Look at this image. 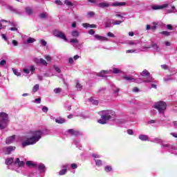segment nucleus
<instances>
[{
  "instance_id": "nucleus-1",
  "label": "nucleus",
  "mask_w": 177,
  "mask_h": 177,
  "mask_svg": "<svg viewBox=\"0 0 177 177\" xmlns=\"http://www.w3.org/2000/svg\"><path fill=\"white\" fill-rule=\"evenodd\" d=\"M29 134L31 137L27 138L26 140L22 142L23 147H26V146H30L31 145H35V143L42 137V131L39 130L30 131Z\"/></svg>"
},
{
  "instance_id": "nucleus-2",
  "label": "nucleus",
  "mask_w": 177,
  "mask_h": 177,
  "mask_svg": "<svg viewBox=\"0 0 177 177\" xmlns=\"http://www.w3.org/2000/svg\"><path fill=\"white\" fill-rule=\"evenodd\" d=\"M101 113L102 114L101 115V119L98 120L97 122L102 124H107V121L111 120V116L115 115V112L113 110H104L102 111Z\"/></svg>"
},
{
  "instance_id": "nucleus-3",
  "label": "nucleus",
  "mask_w": 177,
  "mask_h": 177,
  "mask_svg": "<svg viewBox=\"0 0 177 177\" xmlns=\"http://www.w3.org/2000/svg\"><path fill=\"white\" fill-rule=\"evenodd\" d=\"M9 122V115L5 112L0 113V129H5Z\"/></svg>"
},
{
  "instance_id": "nucleus-4",
  "label": "nucleus",
  "mask_w": 177,
  "mask_h": 177,
  "mask_svg": "<svg viewBox=\"0 0 177 177\" xmlns=\"http://www.w3.org/2000/svg\"><path fill=\"white\" fill-rule=\"evenodd\" d=\"M153 108L156 109L160 113H164V111L167 110V103L164 101H159L155 103Z\"/></svg>"
},
{
  "instance_id": "nucleus-5",
  "label": "nucleus",
  "mask_w": 177,
  "mask_h": 177,
  "mask_svg": "<svg viewBox=\"0 0 177 177\" xmlns=\"http://www.w3.org/2000/svg\"><path fill=\"white\" fill-rule=\"evenodd\" d=\"M140 75L142 76L144 78H147V80H144L145 82H153V78L150 76V72L147 70H144L142 73H140Z\"/></svg>"
},
{
  "instance_id": "nucleus-6",
  "label": "nucleus",
  "mask_w": 177,
  "mask_h": 177,
  "mask_svg": "<svg viewBox=\"0 0 177 177\" xmlns=\"http://www.w3.org/2000/svg\"><path fill=\"white\" fill-rule=\"evenodd\" d=\"M53 34L55 37H57V38H60V39H64V41H66L67 42V37H66V35L63 33V32L59 30H55Z\"/></svg>"
},
{
  "instance_id": "nucleus-7",
  "label": "nucleus",
  "mask_w": 177,
  "mask_h": 177,
  "mask_svg": "<svg viewBox=\"0 0 177 177\" xmlns=\"http://www.w3.org/2000/svg\"><path fill=\"white\" fill-rule=\"evenodd\" d=\"M153 10H159L161 9H165V8H168V4H163L162 6H157V5H153L151 6Z\"/></svg>"
},
{
  "instance_id": "nucleus-8",
  "label": "nucleus",
  "mask_w": 177,
  "mask_h": 177,
  "mask_svg": "<svg viewBox=\"0 0 177 177\" xmlns=\"http://www.w3.org/2000/svg\"><path fill=\"white\" fill-rule=\"evenodd\" d=\"M68 133L71 135V136H78L80 135V131L71 129H68Z\"/></svg>"
},
{
  "instance_id": "nucleus-9",
  "label": "nucleus",
  "mask_w": 177,
  "mask_h": 177,
  "mask_svg": "<svg viewBox=\"0 0 177 177\" xmlns=\"http://www.w3.org/2000/svg\"><path fill=\"white\" fill-rule=\"evenodd\" d=\"M15 138H16L15 135L8 137L6 140V145H10L11 143H13V140H15Z\"/></svg>"
},
{
  "instance_id": "nucleus-10",
  "label": "nucleus",
  "mask_w": 177,
  "mask_h": 177,
  "mask_svg": "<svg viewBox=\"0 0 177 177\" xmlns=\"http://www.w3.org/2000/svg\"><path fill=\"white\" fill-rule=\"evenodd\" d=\"M26 164L28 168H35L37 167V164L34 163V162L31 160L27 161Z\"/></svg>"
},
{
  "instance_id": "nucleus-11",
  "label": "nucleus",
  "mask_w": 177,
  "mask_h": 177,
  "mask_svg": "<svg viewBox=\"0 0 177 177\" xmlns=\"http://www.w3.org/2000/svg\"><path fill=\"white\" fill-rule=\"evenodd\" d=\"M95 38L98 39V41H109V39L106 37L100 36L99 35H95Z\"/></svg>"
},
{
  "instance_id": "nucleus-12",
  "label": "nucleus",
  "mask_w": 177,
  "mask_h": 177,
  "mask_svg": "<svg viewBox=\"0 0 177 177\" xmlns=\"http://www.w3.org/2000/svg\"><path fill=\"white\" fill-rule=\"evenodd\" d=\"M82 26L84 28H88V27L90 28H96L97 27L95 24H89L88 23L83 24Z\"/></svg>"
},
{
  "instance_id": "nucleus-13",
  "label": "nucleus",
  "mask_w": 177,
  "mask_h": 177,
  "mask_svg": "<svg viewBox=\"0 0 177 177\" xmlns=\"http://www.w3.org/2000/svg\"><path fill=\"white\" fill-rule=\"evenodd\" d=\"M127 5V2H115L112 3V6H125Z\"/></svg>"
},
{
  "instance_id": "nucleus-14",
  "label": "nucleus",
  "mask_w": 177,
  "mask_h": 177,
  "mask_svg": "<svg viewBox=\"0 0 177 177\" xmlns=\"http://www.w3.org/2000/svg\"><path fill=\"white\" fill-rule=\"evenodd\" d=\"M138 138L140 140H142V142H146L149 140V136L145 134L140 135Z\"/></svg>"
},
{
  "instance_id": "nucleus-15",
  "label": "nucleus",
  "mask_w": 177,
  "mask_h": 177,
  "mask_svg": "<svg viewBox=\"0 0 177 177\" xmlns=\"http://www.w3.org/2000/svg\"><path fill=\"white\" fill-rule=\"evenodd\" d=\"M97 6L99 8H109V6H110V4L109 3L106 2H102V3H100L97 4Z\"/></svg>"
},
{
  "instance_id": "nucleus-16",
  "label": "nucleus",
  "mask_w": 177,
  "mask_h": 177,
  "mask_svg": "<svg viewBox=\"0 0 177 177\" xmlns=\"http://www.w3.org/2000/svg\"><path fill=\"white\" fill-rule=\"evenodd\" d=\"M63 168L64 169H62L59 172V175L60 176L66 175V174L67 173V166H63Z\"/></svg>"
},
{
  "instance_id": "nucleus-17",
  "label": "nucleus",
  "mask_w": 177,
  "mask_h": 177,
  "mask_svg": "<svg viewBox=\"0 0 177 177\" xmlns=\"http://www.w3.org/2000/svg\"><path fill=\"white\" fill-rule=\"evenodd\" d=\"M15 149V147L10 146L6 148V152L8 153V154H10V153H12V151H14V150Z\"/></svg>"
},
{
  "instance_id": "nucleus-18",
  "label": "nucleus",
  "mask_w": 177,
  "mask_h": 177,
  "mask_svg": "<svg viewBox=\"0 0 177 177\" xmlns=\"http://www.w3.org/2000/svg\"><path fill=\"white\" fill-rule=\"evenodd\" d=\"M13 161L15 160L12 158H8L6 160V165H11V164H13Z\"/></svg>"
},
{
  "instance_id": "nucleus-19",
  "label": "nucleus",
  "mask_w": 177,
  "mask_h": 177,
  "mask_svg": "<svg viewBox=\"0 0 177 177\" xmlns=\"http://www.w3.org/2000/svg\"><path fill=\"white\" fill-rule=\"evenodd\" d=\"M123 80H125L126 81H136L132 76H123Z\"/></svg>"
},
{
  "instance_id": "nucleus-20",
  "label": "nucleus",
  "mask_w": 177,
  "mask_h": 177,
  "mask_svg": "<svg viewBox=\"0 0 177 177\" xmlns=\"http://www.w3.org/2000/svg\"><path fill=\"white\" fill-rule=\"evenodd\" d=\"M46 167H45V165L40 164L38 166V169L40 170L41 172H45V169Z\"/></svg>"
},
{
  "instance_id": "nucleus-21",
  "label": "nucleus",
  "mask_w": 177,
  "mask_h": 177,
  "mask_svg": "<svg viewBox=\"0 0 177 177\" xmlns=\"http://www.w3.org/2000/svg\"><path fill=\"white\" fill-rule=\"evenodd\" d=\"M104 171L106 172H111V171H113V167L110 165H107L104 167Z\"/></svg>"
},
{
  "instance_id": "nucleus-22",
  "label": "nucleus",
  "mask_w": 177,
  "mask_h": 177,
  "mask_svg": "<svg viewBox=\"0 0 177 177\" xmlns=\"http://www.w3.org/2000/svg\"><path fill=\"white\" fill-rule=\"evenodd\" d=\"M66 121L63 118L55 119V122L57 124H64Z\"/></svg>"
},
{
  "instance_id": "nucleus-23",
  "label": "nucleus",
  "mask_w": 177,
  "mask_h": 177,
  "mask_svg": "<svg viewBox=\"0 0 177 177\" xmlns=\"http://www.w3.org/2000/svg\"><path fill=\"white\" fill-rule=\"evenodd\" d=\"M104 74H109V71H102L101 73L98 74V77H104Z\"/></svg>"
},
{
  "instance_id": "nucleus-24",
  "label": "nucleus",
  "mask_w": 177,
  "mask_h": 177,
  "mask_svg": "<svg viewBox=\"0 0 177 177\" xmlns=\"http://www.w3.org/2000/svg\"><path fill=\"white\" fill-rule=\"evenodd\" d=\"M95 165H97V167H102V165H103L102 160H95Z\"/></svg>"
},
{
  "instance_id": "nucleus-25",
  "label": "nucleus",
  "mask_w": 177,
  "mask_h": 177,
  "mask_svg": "<svg viewBox=\"0 0 177 177\" xmlns=\"http://www.w3.org/2000/svg\"><path fill=\"white\" fill-rule=\"evenodd\" d=\"M160 34H162V35H165V37H169L171 35V32L168 31H162L160 32Z\"/></svg>"
},
{
  "instance_id": "nucleus-26",
  "label": "nucleus",
  "mask_w": 177,
  "mask_h": 177,
  "mask_svg": "<svg viewBox=\"0 0 177 177\" xmlns=\"http://www.w3.org/2000/svg\"><path fill=\"white\" fill-rule=\"evenodd\" d=\"M26 12L28 15H32V10L30 8H26Z\"/></svg>"
},
{
  "instance_id": "nucleus-27",
  "label": "nucleus",
  "mask_w": 177,
  "mask_h": 177,
  "mask_svg": "<svg viewBox=\"0 0 177 177\" xmlns=\"http://www.w3.org/2000/svg\"><path fill=\"white\" fill-rule=\"evenodd\" d=\"M80 36V32H78V31L77 30H73L72 31V37H79Z\"/></svg>"
},
{
  "instance_id": "nucleus-28",
  "label": "nucleus",
  "mask_w": 177,
  "mask_h": 177,
  "mask_svg": "<svg viewBox=\"0 0 177 177\" xmlns=\"http://www.w3.org/2000/svg\"><path fill=\"white\" fill-rule=\"evenodd\" d=\"M39 89V84H36L34 86V87L32 88V91L34 93L35 92H38V90Z\"/></svg>"
},
{
  "instance_id": "nucleus-29",
  "label": "nucleus",
  "mask_w": 177,
  "mask_h": 177,
  "mask_svg": "<svg viewBox=\"0 0 177 177\" xmlns=\"http://www.w3.org/2000/svg\"><path fill=\"white\" fill-rule=\"evenodd\" d=\"M40 64H42V66H48V62L45 59L41 58Z\"/></svg>"
},
{
  "instance_id": "nucleus-30",
  "label": "nucleus",
  "mask_w": 177,
  "mask_h": 177,
  "mask_svg": "<svg viewBox=\"0 0 177 177\" xmlns=\"http://www.w3.org/2000/svg\"><path fill=\"white\" fill-rule=\"evenodd\" d=\"M89 100L93 103V104H95V106H97L99 104V102L96 100H93V98H90Z\"/></svg>"
},
{
  "instance_id": "nucleus-31",
  "label": "nucleus",
  "mask_w": 177,
  "mask_h": 177,
  "mask_svg": "<svg viewBox=\"0 0 177 177\" xmlns=\"http://www.w3.org/2000/svg\"><path fill=\"white\" fill-rule=\"evenodd\" d=\"M12 71L15 74V75H17V77H20V75H21V73L17 71H16V69L12 68Z\"/></svg>"
},
{
  "instance_id": "nucleus-32",
  "label": "nucleus",
  "mask_w": 177,
  "mask_h": 177,
  "mask_svg": "<svg viewBox=\"0 0 177 177\" xmlns=\"http://www.w3.org/2000/svg\"><path fill=\"white\" fill-rule=\"evenodd\" d=\"M33 42H35V39L32 38V37H29L27 39V43L28 44H33Z\"/></svg>"
},
{
  "instance_id": "nucleus-33",
  "label": "nucleus",
  "mask_w": 177,
  "mask_h": 177,
  "mask_svg": "<svg viewBox=\"0 0 177 177\" xmlns=\"http://www.w3.org/2000/svg\"><path fill=\"white\" fill-rule=\"evenodd\" d=\"M120 73H121V70H120L117 68H113V74H120Z\"/></svg>"
},
{
  "instance_id": "nucleus-34",
  "label": "nucleus",
  "mask_w": 177,
  "mask_h": 177,
  "mask_svg": "<svg viewBox=\"0 0 177 177\" xmlns=\"http://www.w3.org/2000/svg\"><path fill=\"white\" fill-rule=\"evenodd\" d=\"M44 57L47 62H52V57L50 55H46Z\"/></svg>"
},
{
  "instance_id": "nucleus-35",
  "label": "nucleus",
  "mask_w": 177,
  "mask_h": 177,
  "mask_svg": "<svg viewBox=\"0 0 177 177\" xmlns=\"http://www.w3.org/2000/svg\"><path fill=\"white\" fill-rule=\"evenodd\" d=\"M65 5H67L68 6H73V4L71 3V1H68L67 0L64 1Z\"/></svg>"
},
{
  "instance_id": "nucleus-36",
  "label": "nucleus",
  "mask_w": 177,
  "mask_h": 177,
  "mask_svg": "<svg viewBox=\"0 0 177 177\" xmlns=\"http://www.w3.org/2000/svg\"><path fill=\"white\" fill-rule=\"evenodd\" d=\"M122 21L120 20H117L113 22V26H119V24H122Z\"/></svg>"
},
{
  "instance_id": "nucleus-37",
  "label": "nucleus",
  "mask_w": 177,
  "mask_h": 177,
  "mask_svg": "<svg viewBox=\"0 0 177 177\" xmlns=\"http://www.w3.org/2000/svg\"><path fill=\"white\" fill-rule=\"evenodd\" d=\"M153 26H152L151 28L152 31H156V30H157V23L153 22Z\"/></svg>"
},
{
  "instance_id": "nucleus-38",
  "label": "nucleus",
  "mask_w": 177,
  "mask_h": 177,
  "mask_svg": "<svg viewBox=\"0 0 177 177\" xmlns=\"http://www.w3.org/2000/svg\"><path fill=\"white\" fill-rule=\"evenodd\" d=\"M71 167L72 169H77L78 168V166L75 163H72L71 165Z\"/></svg>"
},
{
  "instance_id": "nucleus-39",
  "label": "nucleus",
  "mask_w": 177,
  "mask_h": 177,
  "mask_svg": "<svg viewBox=\"0 0 177 177\" xmlns=\"http://www.w3.org/2000/svg\"><path fill=\"white\" fill-rule=\"evenodd\" d=\"M94 15H95V12H93V11H91V12H89L88 13H87L88 17H93Z\"/></svg>"
},
{
  "instance_id": "nucleus-40",
  "label": "nucleus",
  "mask_w": 177,
  "mask_h": 177,
  "mask_svg": "<svg viewBox=\"0 0 177 177\" xmlns=\"http://www.w3.org/2000/svg\"><path fill=\"white\" fill-rule=\"evenodd\" d=\"M54 92L55 93H60L62 92V88H56L54 89Z\"/></svg>"
},
{
  "instance_id": "nucleus-41",
  "label": "nucleus",
  "mask_w": 177,
  "mask_h": 177,
  "mask_svg": "<svg viewBox=\"0 0 177 177\" xmlns=\"http://www.w3.org/2000/svg\"><path fill=\"white\" fill-rule=\"evenodd\" d=\"M107 36L109 37L110 38H114L115 37V35H114V34H113V32H109L107 33Z\"/></svg>"
},
{
  "instance_id": "nucleus-42",
  "label": "nucleus",
  "mask_w": 177,
  "mask_h": 177,
  "mask_svg": "<svg viewBox=\"0 0 177 177\" xmlns=\"http://www.w3.org/2000/svg\"><path fill=\"white\" fill-rule=\"evenodd\" d=\"M55 3H56L57 5L60 6H62V5H63V2H62V1H60V0H56L55 1Z\"/></svg>"
},
{
  "instance_id": "nucleus-43",
  "label": "nucleus",
  "mask_w": 177,
  "mask_h": 177,
  "mask_svg": "<svg viewBox=\"0 0 177 177\" xmlns=\"http://www.w3.org/2000/svg\"><path fill=\"white\" fill-rule=\"evenodd\" d=\"M54 69L55 70V71H57V73H62V70H60L59 67H57V66H54Z\"/></svg>"
},
{
  "instance_id": "nucleus-44",
  "label": "nucleus",
  "mask_w": 177,
  "mask_h": 177,
  "mask_svg": "<svg viewBox=\"0 0 177 177\" xmlns=\"http://www.w3.org/2000/svg\"><path fill=\"white\" fill-rule=\"evenodd\" d=\"M75 86L77 89H82V86L80 84V82H77Z\"/></svg>"
},
{
  "instance_id": "nucleus-45",
  "label": "nucleus",
  "mask_w": 177,
  "mask_h": 177,
  "mask_svg": "<svg viewBox=\"0 0 177 177\" xmlns=\"http://www.w3.org/2000/svg\"><path fill=\"white\" fill-rule=\"evenodd\" d=\"M105 27L106 28H110V27H111V22H106Z\"/></svg>"
},
{
  "instance_id": "nucleus-46",
  "label": "nucleus",
  "mask_w": 177,
  "mask_h": 177,
  "mask_svg": "<svg viewBox=\"0 0 177 177\" xmlns=\"http://www.w3.org/2000/svg\"><path fill=\"white\" fill-rule=\"evenodd\" d=\"M26 165V162H24V161H20L19 164H18V167H24V165Z\"/></svg>"
},
{
  "instance_id": "nucleus-47",
  "label": "nucleus",
  "mask_w": 177,
  "mask_h": 177,
  "mask_svg": "<svg viewBox=\"0 0 177 177\" xmlns=\"http://www.w3.org/2000/svg\"><path fill=\"white\" fill-rule=\"evenodd\" d=\"M71 42L72 44H78V39H71Z\"/></svg>"
},
{
  "instance_id": "nucleus-48",
  "label": "nucleus",
  "mask_w": 177,
  "mask_h": 177,
  "mask_svg": "<svg viewBox=\"0 0 177 177\" xmlns=\"http://www.w3.org/2000/svg\"><path fill=\"white\" fill-rule=\"evenodd\" d=\"M161 68H162V70H168V66L167 64L161 65Z\"/></svg>"
},
{
  "instance_id": "nucleus-49",
  "label": "nucleus",
  "mask_w": 177,
  "mask_h": 177,
  "mask_svg": "<svg viewBox=\"0 0 177 177\" xmlns=\"http://www.w3.org/2000/svg\"><path fill=\"white\" fill-rule=\"evenodd\" d=\"M35 63H36V64H40L41 59H38V58L35 59Z\"/></svg>"
},
{
  "instance_id": "nucleus-50",
  "label": "nucleus",
  "mask_w": 177,
  "mask_h": 177,
  "mask_svg": "<svg viewBox=\"0 0 177 177\" xmlns=\"http://www.w3.org/2000/svg\"><path fill=\"white\" fill-rule=\"evenodd\" d=\"M5 64H6V60L2 59V60L0 62V66H5Z\"/></svg>"
},
{
  "instance_id": "nucleus-51",
  "label": "nucleus",
  "mask_w": 177,
  "mask_h": 177,
  "mask_svg": "<svg viewBox=\"0 0 177 177\" xmlns=\"http://www.w3.org/2000/svg\"><path fill=\"white\" fill-rule=\"evenodd\" d=\"M167 30H174V27L171 24L167 25Z\"/></svg>"
},
{
  "instance_id": "nucleus-52",
  "label": "nucleus",
  "mask_w": 177,
  "mask_h": 177,
  "mask_svg": "<svg viewBox=\"0 0 177 177\" xmlns=\"http://www.w3.org/2000/svg\"><path fill=\"white\" fill-rule=\"evenodd\" d=\"M88 32L90 34V35H93V34H95V30L91 29Z\"/></svg>"
},
{
  "instance_id": "nucleus-53",
  "label": "nucleus",
  "mask_w": 177,
  "mask_h": 177,
  "mask_svg": "<svg viewBox=\"0 0 177 177\" xmlns=\"http://www.w3.org/2000/svg\"><path fill=\"white\" fill-rule=\"evenodd\" d=\"M41 44L43 46H46V41L44 40V39H41Z\"/></svg>"
},
{
  "instance_id": "nucleus-54",
  "label": "nucleus",
  "mask_w": 177,
  "mask_h": 177,
  "mask_svg": "<svg viewBox=\"0 0 177 177\" xmlns=\"http://www.w3.org/2000/svg\"><path fill=\"white\" fill-rule=\"evenodd\" d=\"M151 48H153V49H158V46H157V44H151Z\"/></svg>"
},
{
  "instance_id": "nucleus-55",
  "label": "nucleus",
  "mask_w": 177,
  "mask_h": 177,
  "mask_svg": "<svg viewBox=\"0 0 177 177\" xmlns=\"http://www.w3.org/2000/svg\"><path fill=\"white\" fill-rule=\"evenodd\" d=\"M35 102L36 103H37L38 104H39V103H41V97L36 98V99L35 100Z\"/></svg>"
},
{
  "instance_id": "nucleus-56",
  "label": "nucleus",
  "mask_w": 177,
  "mask_h": 177,
  "mask_svg": "<svg viewBox=\"0 0 177 177\" xmlns=\"http://www.w3.org/2000/svg\"><path fill=\"white\" fill-rule=\"evenodd\" d=\"M24 73H25V74H30V69L24 68Z\"/></svg>"
},
{
  "instance_id": "nucleus-57",
  "label": "nucleus",
  "mask_w": 177,
  "mask_h": 177,
  "mask_svg": "<svg viewBox=\"0 0 177 177\" xmlns=\"http://www.w3.org/2000/svg\"><path fill=\"white\" fill-rule=\"evenodd\" d=\"M12 44L14 46H17V45H19V42L16 40H12Z\"/></svg>"
},
{
  "instance_id": "nucleus-58",
  "label": "nucleus",
  "mask_w": 177,
  "mask_h": 177,
  "mask_svg": "<svg viewBox=\"0 0 177 177\" xmlns=\"http://www.w3.org/2000/svg\"><path fill=\"white\" fill-rule=\"evenodd\" d=\"M127 133L129 135H133V131L132 129H128L127 130Z\"/></svg>"
},
{
  "instance_id": "nucleus-59",
  "label": "nucleus",
  "mask_w": 177,
  "mask_h": 177,
  "mask_svg": "<svg viewBox=\"0 0 177 177\" xmlns=\"http://www.w3.org/2000/svg\"><path fill=\"white\" fill-rule=\"evenodd\" d=\"M1 37H2L3 39H4V41H8V37H6V34H1Z\"/></svg>"
},
{
  "instance_id": "nucleus-60",
  "label": "nucleus",
  "mask_w": 177,
  "mask_h": 177,
  "mask_svg": "<svg viewBox=\"0 0 177 177\" xmlns=\"http://www.w3.org/2000/svg\"><path fill=\"white\" fill-rule=\"evenodd\" d=\"M48 109L46 106L42 108V111H44V113H48Z\"/></svg>"
},
{
  "instance_id": "nucleus-61",
  "label": "nucleus",
  "mask_w": 177,
  "mask_h": 177,
  "mask_svg": "<svg viewBox=\"0 0 177 177\" xmlns=\"http://www.w3.org/2000/svg\"><path fill=\"white\" fill-rule=\"evenodd\" d=\"M170 135L174 138H177V133H171Z\"/></svg>"
},
{
  "instance_id": "nucleus-62",
  "label": "nucleus",
  "mask_w": 177,
  "mask_h": 177,
  "mask_svg": "<svg viewBox=\"0 0 177 177\" xmlns=\"http://www.w3.org/2000/svg\"><path fill=\"white\" fill-rule=\"evenodd\" d=\"M10 31H17V28L16 27H12L10 28Z\"/></svg>"
},
{
  "instance_id": "nucleus-63",
  "label": "nucleus",
  "mask_w": 177,
  "mask_h": 177,
  "mask_svg": "<svg viewBox=\"0 0 177 177\" xmlns=\"http://www.w3.org/2000/svg\"><path fill=\"white\" fill-rule=\"evenodd\" d=\"M133 92H139V88L134 87L133 89Z\"/></svg>"
},
{
  "instance_id": "nucleus-64",
  "label": "nucleus",
  "mask_w": 177,
  "mask_h": 177,
  "mask_svg": "<svg viewBox=\"0 0 177 177\" xmlns=\"http://www.w3.org/2000/svg\"><path fill=\"white\" fill-rule=\"evenodd\" d=\"M173 124H174V128H177V122L174 121L173 122Z\"/></svg>"
}]
</instances>
